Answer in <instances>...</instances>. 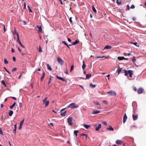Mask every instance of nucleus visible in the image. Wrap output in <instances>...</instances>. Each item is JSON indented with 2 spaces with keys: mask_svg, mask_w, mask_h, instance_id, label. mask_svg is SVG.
I'll use <instances>...</instances> for the list:
<instances>
[{
  "mask_svg": "<svg viewBox=\"0 0 146 146\" xmlns=\"http://www.w3.org/2000/svg\"><path fill=\"white\" fill-rule=\"evenodd\" d=\"M46 66H47V69L48 70H49L50 71H51L52 70V69L51 66L48 64H47Z\"/></svg>",
  "mask_w": 146,
  "mask_h": 146,
  "instance_id": "obj_19",
  "label": "nucleus"
},
{
  "mask_svg": "<svg viewBox=\"0 0 146 146\" xmlns=\"http://www.w3.org/2000/svg\"><path fill=\"white\" fill-rule=\"evenodd\" d=\"M51 79V76H50L49 80L48 83V84H50V83Z\"/></svg>",
  "mask_w": 146,
  "mask_h": 146,
  "instance_id": "obj_39",
  "label": "nucleus"
},
{
  "mask_svg": "<svg viewBox=\"0 0 146 146\" xmlns=\"http://www.w3.org/2000/svg\"><path fill=\"white\" fill-rule=\"evenodd\" d=\"M106 129L109 130L110 131H114V129L111 125L110 126L109 128H107Z\"/></svg>",
  "mask_w": 146,
  "mask_h": 146,
  "instance_id": "obj_17",
  "label": "nucleus"
},
{
  "mask_svg": "<svg viewBox=\"0 0 146 146\" xmlns=\"http://www.w3.org/2000/svg\"><path fill=\"white\" fill-rule=\"evenodd\" d=\"M144 91L143 89L142 88H139L138 90V93L139 94H141Z\"/></svg>",
  "mask_w": 146,
  "mask_h": 146,
  "instance_id": "obj_8",
  "label": "nucleus"
},
{
  "mask_svg": "<svg viewBox=\"0 0 146 146\" xmlns=\"http://www.w3.org/2000/svg\"><path fill=\"white\" fill-rule=\"evenodd\" d=\"M125 76H127L128 75V71L125 70Z\"/></svg>",
  "mask_w": 146,
  "mask_h": 146,
  "instance_id": "obj_40",
  "label": "nucleus"
},
{
  "mask_svg": "<svg viewBox=\"0 0 146 146\" xmlns=\"http://www.w3.org/2000/svg\"><path fill=\"white\" fill-rule=\"evenodd\" d=\"M45 72H43V75H42V76L41 77V81H42V79H43L44 78V76H45Z\"/></svg>",
  "mask_w": 146,
  "mask_h": 146,
  "instance_id": "obj_31",
  "label": "nucleus"
},
{
  "mask_svg": "<svg viewBox=\"0 0 146 146\" xmlns=\"http://www.w3.org/2000/svg\"><path fill=\"white\" fill-rule=\"evenodd\" d=\"M0 134L1 135H3V132L1 128H0Z\"/></svg>",
  "mask_w": 146,
  "mask_h": 146,
  "instance_id": "obj_45",
  "label": "nucleus"
},
{
  "mask_svg": "<svg viewBox=\"0 0 146 146\" xmlns=\"http://www.w3.org/2000/svg\"><path fill=\"white\" fill-rule=\"evenodd\" d=\"M127 118V117L126 115V114L125 113L123 117V122L124 123L126 121Z\"/></svg>",
  "mask_w": 146,
  "mask_h": 146,
  "instance_id": "obj_10",
  "label": "nucleus"
},
{
  "mask_svg": "<svg viewBox=\"0 0 146 146\" xmlns=\"http://www.w3.org/2000/svg\"><path fill=\"white\" fill-rule=\"evenodd\" d=\"M4 63L5 64H7L9 63L8 61L7 60V59H6V58H5L4 59Z\"/></svg>",
  "mask_w": 146,
  "mask_h": 146,
  "instance_id": "obj_35",
  "label": "nucleus"
},
{
  "mask_svg": "<svg viewBox=\"0 0 146 146\" xmlns=\"http://www.w3.org/2000/svg\"><path fill=\"white\" fill-rule=\"evenodd\" d=\"M91 76V75L90 74H87L86 75V78L88 79Z\"/></svg>",
  "mask_w": 146,
  "mask_h": 146,
  "instance_id": "obj_21",
  "label": "nucleus"
},
{
  "mask_svg": "<svg viewBox=\"0 0 146 146\" xmlns=\"http://www.w3.org/2000/svg\"><path fill=\"white\" fill-rule=\"evenodd\" d=\"M11 97L14 100H17V98H16L15 97Z\"/></svg>",
  "mask_w": 146,
  "mask_h": 146,
  "instance_id": "obj_63",
  "label": "nucleus"
},
{
  "mask_svg": "<svg viewBox=\"0 0 146 146\" xmlns=\"http://www.w3.org/2000/svg\"><path fill=\"white\" fill-rule=\"evenodd\" d=\"M72 18L71 17H70L69 19V21H70V22L71 24L72 23Z\"/></svg>",
  "mask_w": 146,
  "mask_h": 146,
  "instance_id": "obj_52",
  "label": "nucleus"
},
{
  "mask_svg": "<svg viewBox=\"0 0 146 146\" xmlns=\"http://www.w3.org/2000/svg\"><path fill=\"white\" fill-rule=\"evenodd\" d=\"M2 83L5 86V87H6V85L5 84V82L4 80L2 81Z\"/></svg>",
  "mask_w": 146,
  "mask_h": 146,
  "instance_id": "obj_38",
  "label": "nucleus"
},
{
  "mask_svg": "<svg viewBox=\"0 0 146 146\" xmlns=\"http://www.w3.org/2000/svg\"><path fill=\"white\" fill-rule=\"evenodd\" d=\"M17 33H18V32H16V30L15 29V31L14 32H13V34L14 35H15V34L17 35Z\"/></svg>",
  "mask_w": 146,
  "mask_h": 146,
  "instance_id": "obj_46",
  "label": "nucleus"
},
{
  "mask_svg": "<svg viewBox=\"0 0 146 146\" xmlns=\"http://www.w3.org/2000/svg\"><path fill=\"white\" fill-rule=\"evenodd\" d=\"M13 59L14 61H16L15 57L14 56H13Z\"/></svg>",
  "mask_w": 146,
  "mask_h": 146,
  "instance_id": "obj_58",
  "label": "nucleus"
},
{
  "mask_svg": "<svg viewBox=\"0 0 146 146\" xmlns=\"http://www.w3.org/2000/svg\"><path fill=\"white\" fill-rule=\"evenodd\" d=\"M38 52H42L41 47L40 46H39Z\"/></svg>",
  "mask_w": 146,
  "mask_h": 146,
  "instance_id": "obj_37",
  "label": "nucleus"
},
{
  "mask_svg": "<svg viewBox=\"0 0 146 146\" xmlns=\"http://www.w3.org/2000/svg\"><path fill=\"white\" fill-rule=\"evenodd\" d=\"M66 111H64L63 113H60V115L63 116H65L66 115Z\"/></svg>",
  "mask_w": 146,
  "mask_h": 146,
  "instance_id": "obj_25",
  "label": "nucleus"
},
{
  "mask_svg": "<svg viewBox=\"0 0 146 146\" xmlns=\"http://www.w3.org/2000/svg\"><path fill=\"white\" fill-rule=\"evenodd\" d=\"M98 106L97 107V108L98 109H100L101 108V106L100 105V104H99V105H98Z\"/></svg>",
  "mask_w": 146,
  "mask_h": 146,
  "instance_id": "obj_49",
  "label": "nucleus"
},
{
  "mask_svg": "<svg viewBox=\"0 0 146 146\" xmlns=\"http://www.w3.org/2000/svg\"><path fill=\"white\" fill-rule=\"evenodd\" d=\"M74 68V66L72 65L71 66V68H70V72H71L73 70Z\"/></svg>",
  "mask_w": 146,
  "mask_h": 146,
  "instance_id": "obj_33",
  "label": "nucleus"
},
{
  "mask_svg": "<svg viewBox=\"0 0 146 146\" xmlns=\"http://www.w3.org/2000/svg\"><path fill=\"white\" fill-rule=\"evenodd\" d=\"M130 43L131 44H134L136 46H137V43L136 42H130Z\"/></svg>",
  "mask_w": 146,
  "mask_h": 146,
  "instance_id": "obj_43",
  "label": "nucleus"
},
{
  "mask_svg": "<svg viewBox=\"0 0 146 146\" xmlns=\"http://www.w3.org/2000/svg\"><path fill=\"white\" fill-rule=\"evenodd\" d=\"M111 48V46L110 45H107L106 46H105V47H104V49H110Z\"/></svg>",
  "mask_w": 146,
  "mask_h": 146,
  "instance_id": "obj_16",
  "label": "nucleus"
},
{
  "mask_svg": "<svg viewBox=\"0 0 146 146\" xmlns=\"http://www.w3.org/2000/svg\"><path fill=\"white\" fill-rule=\"evenodd\" d=\"M100 112V110H93L92 112V114H96L99 113Z\"/></svg>",
  "mask_w": 146,
  "mask_h": 146,
  "instance_id": "obj_9",
  "label": "nucleus"
},
{
  "mask_svg": "<svg viewBox=\"0 0 146 146\" xmlns=\"http://www.w3.org/2000/svg\"><path fill=\"white\" fill-rule=\"evenodd\" d=\"M22 103L21 102L19 104V106L20 108H21L22 107Z\"/></svg>",
  "mask_w": 146,
  "mask_h": 146,
  "instance_id": "obj_54",
  "label": "nucleus"
},
{
  "mask_svg": "<svg viewBox=\"0 0 146 146\" xmlns=\"http://www.w3.org/2000/svg\"><path fill=\"white\" fill-rule=\"evenodd\" d=\"M122 68H120L119 67L118 69L117 70V72L118 73V74H119V73L121 72V70H122Z\"/></svg>",
  "mask_w": 146,
  "mask_h": 146,
  "instance_id": "obj_20",
  "label": "nucleus"
},
{
  "mask_svg": "<svg viewBox=\"0 0 146 146\" xmlns=\"http://www.w3.org/2000/svg\"><path fill=\"white\" fill-rule=\"evenodd\" d=\"M17 41L18 42L19 44L21 45V46L23 48H24V46L21 44V42L20 41L19 38V34L18 33H17Z\"/></svg>",
  "mask_w": 146,
  "mask_h": 146,
  "instance_id": "obj_5",
  "label": "nucleus"
},
{
  "mask_svg": "<svg viewBox=\"0 0 146 146\" xmlns=\"http://www.w3.org/2000/svg\"><path fill=\"white\" fill-rule=\"evenodd\" d=\"M92 9L94 12L95 13H96V11L95 9L94 6H92Z\"/></svg>",
  "mask_w": 146,
  "mask_h": 146,
  "instance_id": "obj_27",
  "label": "nucleus"
},
{
  "mask_svg": "<svg viewBox=\"0 0 146 146\" xmlns=\"http://www.w3.org/2000/svg\"><path fill=\"white\" fill-rule=\"evenodd\" d=\"M101 127V125L100 124H99L98 126L96 127V130L97 131H98L99 129Z\"/></svg>",
  "mask_w": 146,
  "mask_h": 146,
  "instance_id": "obj_11",
  "label": "nucleus"
},
{
  "mask_svg": "<svg viewBox=\"0 0 146 146\" xmlns=\"http://www.w3.org/2000/svg\"><path fill=\"white\" fill-rule=\"evenodd\" d=\"M116 3L118 4H121V0H116Z\"/></svg>",
  "mask_w": 146,
  "mask_h": 146,
  "instance_id": "obj_29",
  "label": "nucleus"
},
{
  "mask_svg": "<svg viewBox=\"0 0 146 146\" xmlns=\"http://www.w3.org/2000/svg\"><path fill=\"white\" fill-rule=\"evenodd\" d=\"M13 133L15 134L16 132V128H14V130H13Z\"/></svg>",
  "mask_w": 146,
  "mask_h": 146,
  "instance_id": "obj_50",
  "label": "nucleus"
},
{
  "mask_svg": "<svg viewBox=\"0 0 146 146\" xmlns=\"http://www.w3.org/2000/svg\"><path fill=\"white\" fill-rule=\"evenodd\" d=\"M133 118L134 121L136 120L138 118L137 116V115H135L134 114H133Z\"/></svg>",
  "mask_w": 146,
  "mask_h": 146,
  "instance_id": "obj_15",
  "label": "nucleus"
},
{
  "mask_svg": "<svg viewBox=\"0 0 146 146\" xmlns=\"http://www.w3.org/2000/svg\"><path fill=\"white\" fill-rule=\"evenodd\" d=\"M136 60V59L135 58L132 59V61L134 63H135V62Z\"/></svg>",
  "mask_w": 146,
  "mask_h": 146,
  "instance_id": "obj_55",
  "label": "nucleus"
},
{
  "mask_svg": "<svg viewBox=\"0 0 146 146\" xmlns=\"http://www.w3.org/2000/svg\"><path fill=\"white\" fill-rule=\"evenodd\" d=\"M16 105V103L15 102L10 107V108L11 109H13V108Z\"/></svg>",
  "mask_w": 146,
  "mask_h": 146,
  "instance_id": "obj_22",
  "label": "nucleus"
},
{
  "mask_svg": "<svg viewBox=\"0 0 146 146\" xmlns=\"http://www.w3.org/2000/svg\"><path fill=\"white\" fill-rule=\"evenodd\" d=\"M78 133V131L77 130H75L74 131V133L75 135L76 136V137L77 136Z\"/></svg>",
  "mask_w": 146,
  "mask_h": 146,
  "instance_id": "obj_32",
  "label": "nucleus"
},
{
  "mask_svg": "<svg viewBox=\"0 0 146 146\" xmlns=\"http://www.w3.org/2000/svg\"><path fill=\"white\" fill-rule=\"evenodd\" d=\"M64 73L66 74H68V72L67 69H66V70L65 71Z\"/></svg>",
  "mask_w": 146,
  "mask_h": 146,
  "instance_id": "obj_59",
  "label": "nucleus"
},
{
  "mask_svg": "<svg viewBox=\"0 0 146 146\" xmlns=\"http://www.w3.org/2000/svg\"><path fill=\"white\" fill-rule=\"evenodd\" d=\"M66 108H63L61 110H60V112H61L62 111H64V110L65 109H66Z\"/></svg>",
  "mask_w": 146,
  "mask_h": 146,
  "instance_id": "obj_60",
  "label": "nucleus"
},
{
  "mask_svg": "<svg viewBox=\"0 0 146 146\" xmlns=\"http://www.w3.org/2000/svg\"><path fill=\"white\" fill-rule=\"evenodd\" d=\"M68 107L72 109H73L74 108H78L79 107V106L78 105L76 104L75 103H73L70 104L68 106Z\"/></svg>",
  "mask_w": 146,
  "mask_h": 146,
  "instance_id": "obj_1",
  "label": "nucleus"
},
{
  "mask_svg": "<svg viewBox=\"0 0 146 146\" xmlns=\"http://www.w3.org/2000/svg\"><path fill=\"white\" fill-rule=\"evenodd\" d=\"M116 143L117 145H121L122 142V141L120 140H117L115 142Z\"/></svg>",
  "mask_w": 146,
  "mask_h": 146,
  "instance_id": "obj_13",
  "label": "nucleus"
},
{
  "mask_svg": "<svg viewBox=\"0 0 146 146\" xmlns=\"http://www.w3.org/2000/svg\"><path fill=\"white\" fill-rule=\"evenodd\" d=\"M28 11H29L30 12H32V11L30 7L29 6H28Z\"/></svg>",
  "mask_w": 146,
  "mask_h": 146,
  "instance_id": "obj_36",
  "label": "nucleus"
},
{
  "mask_svg": "<svg viewBox=\"0 0 146 146\" xmlns=\"http://www.w3.org/2000/svg\"><path fill=\"white\" fill-rule=\"evenodd\" d=\"M47 98V97H46L44 98L42 100L43 103L44 104H45V107H47L49 103V101L48 100H46Z\"/></svg>",
  "mask_w": 146,
  "mask_h": 146,
  "instance_id": "obj_2",
  "label": "nucleus"
},
{
  "mask_svg": "<svg viewBox=\"0 0 146 146\" xmlns=\"http://www.w3.org/2000/svg\"><path fill=\"white\" fill-rule=\"evenodd\" d=\"M72 45H68V44H67L66 46H67V47L70 49V48L69 47V46H71Z\"/></svg>",
  "mask_w": 146,
  "mask_h": 146,
  "instance_id": "obj_62",
  "label": "nucleus"
},
{
  "mask_svg": "<svg viewBox=\"0 0 146 146\" xmlns=\"http://www.w3.org/2000/svg\"><path fill=\"white\" fill-rule=\"evenodd\" d=\"M62 43L66 45L67 44L65 41H62Z\"/></svg>",
  "mask_w": 146,
  "mask_h": 146,
  "instance_id": "obj_51",
  "label": "nucleus"
},
{
  "mask_svg": "<svg viewBox=\"0 0 146 146\" xmlns=\"http://www.w3.org/2000/svg\"><path fill=\"white\" fill-rule=\"evenodd\" d=\"M24 119H23V120L21 121L20 123V125H23V123H24Z\"/></svg>",
  "mask_w": 146,
  "mask_h": 146,
  "instance_id": "obj_34",
  "label": "nucleus"
},
{
  "mask_svg": "<svg viewBox=\"0 0 146 146\" xmlns=\"http://www.w3.org/2000/svg\"><path fill=\"white\" fill-rule=\"evenodd\" d=\"M23 22L24 23V24L25 25H26L27 24V22L25 21H23Z\"/></svg>",
  "mask_w": 146,
  "mask_h": 146,
  "instance_id": "obj_64",
  "label": "nucleus"
},
{
  "mask_svg": "<svg viewBox=\"0 0 146 146\" xmlns=\"http://www.w3.org/2000/svg\"><path fill=\"white\" fill-rule=\"evenodd\" d=\"M82 63H83V64H82V68L83 70H84L85 68L86 65V64H85L84 61H83Z\"/></svg>",
  "mask_w": 146,
  "mask_h": 146,
  "instance_id": "obj_14",
  "label": "nucleus"
},
{
  "mask_svg": "<svg viewBox=\"0 0 146 146\" xmlns=\"http://www.w3.org/2000/svg\"><path fill=\"white\" fill-rule=\"evenodd\" d=\"M72 118L71 117H69L68 119V122L70 125H72L73 123H72Z\"/></svg>",
  "mask_w": 146,
  "mask_h": 146,
  "instance_id": "obj_6",
  "label": "nucleus"
},
{
  "mask_svg": "<svg viewBox=\"0 0 146 146\" xmlns=\"http://www.w3.org/2000/svg\"><path fill=\"white\" fill-rule=\"evenodd\" d=\"M93 103H94L95 104L97 105H99V104H100L97 101H94L93 102Z\"/></svg>",
  "mask_w": 146,
  "mask_h": 146,
  "instance_id": "obj_30",
  "label": "nucleus"
},
{
  "mask_svg": "<svg viewBox=\"0 0 146 146\" xmlns=\"http://www.w3.org/2000/svg\"><path fill=\"white\" fill-rule=\"evenodd\" d=\"M17 70V68H13L12 69V72H13L14 71H16Z\"/></svg>",
  "mask_w": 146,
  "mask_h": 146,
  "instance_id": "obj_41",
  "label": "nucleus"
},
{
  "mask_svg": "<svg viewBox=\"0 0 146 146\" xmlns=\"http://www.w3.org/2000/svg\"><path fill=\"white\" fill-rule=\"evenodd\" d=\"M81 136H86V139H87V135L86 134L83 133L80 135Z\"/></svg>",
  "mask_w": 146,
  "mask_h": 146,
  "instance_id": "obj_42",
  "label": "nucleus"
},
{
  "mask_svg": "<svg viewBox=\"0 0 146 146\" xmlns=\"http://www.w3.org/2000/svg\"><path fill=\"white\" fill-rule=\"evenodd\" d=\"M2 25L4 27V32H5L6 30L5 28V25Z\"/></svg>",
  "mask_w": 146,
  "mask_h": 146,
  "instance_id": "obj_57",
  "label": "nucleus"
},
{
  "mask_svg": "<svg viewBox=\"0 0 146 146\" xmlns=\"http://www.w3.org/2000/svg\"><path fill=\"white\" fill-rule=\"evenodd\" d=\"M90 86L91 88H95L96 86L95 85H93L92 83H90Z\"/></svg>",
  "mask_w": 146,
  "mask_h": 146,
  "instance_id": "obj_28",
  "label": "nucleus"
},
{
  "mask_svg": "<svg viewBox=\"0 0 146 146\" xmlns=\"http://www.w3.org/2000/svg\"><path fill=\"white\" fill-rule=\"evenodd\" d=\"M128 73L129 74L130 78H131L132 75L133 74V71L131 70H128ZM130 79H131V78Z\"/></svg>",
  "mask_w": 146,
  "mask_h": 146,
  "instance_id": "obj_7",
  "label": "nucleus"
},
{
  "mask_svg": "<svg viewBox=\"0 0 146 146\" xmlns=\"http://www.w3.org/2000/svg\"><path fill=\"white\" fill-rule=\"evenodd\" d=\"M107 94H109L111 96H116V92L114 91L111 90L107 93Z\"/></svg>",
  "mask_w": 146,
  "mask_h": 146,
  "instance_id": "obj_3",
  "label": "nucleus"
},
{
  "mask_svg": "<svg viewBox=\"0 0 146 146\" xmlns=\"http://www.w3.org/2000/svg\"><path fill=\"white\" fill-rule=\"evenodd\" d=\"M37 27L38 28V31L40 33H42V30L41 26H39L38 25L37 26Z\"/></svg>",
  "mask_w": 146,
  "mask_h": 146,
  "instance_id": "obj_12",
  "label": "nucleus"
},
{
  "mask_svg": "<svg viewBox=\"0 0 146 146\" xmlns=\"http://www.w3.org/2000/svg\"><path fill=\"white\" fill-rule=\"evenodd\" d=\"M57 61L62 66L63 64V61L62 60L61 58L58 57L57 58Z\"/></svg>",
  "mask_w": 146,
  "mask_h": 146,
  "instance_id": "obj_4",
  "label": "nucleus"
},
{
  "mask_svg": "<svg viewBox=\"0 0 146 146\" xmlns=\"http://www.w3.org/2000/svg\"><path fill=\"white\" fill-rule=\"evenodd\" d=\"M84 126L86 129H88L91 127L90 125L86 124H84Z\"/></svg>",
  "mask_w": 146,
  "mask_h": 146,
  "instance_id": "obj_18",
  "label": "nucleus"
},
{
  "mask_svg": "<svg viewBox=\"0 0 146 146\" xmlns=\"http://www.w3.org/2000/svg\"><path fill=\"white\" fill-rule=\"evenodd\" d=\"M79 42V41H78L77 40H76L74 42L72 43V45H75L76 44H77Z\"/></svg>",
  "mask_w": 146,
  "mask_h": 146,
  "instance_id": "obj_24",
  "label": "nucleus"
},
{
  "mask_svg": "<svg viewBox=\"0 0 146 146\" xmlns=\"http://www.w3.org/2000/svg\"><path fill=\"white\" fill-rule=\"evenodd\" d=\"M102 123L106 125H107V122L106 121L102 122Z\"/></svg>",
  "mask_w": 146,
  "mask_h": 146,
  "instance_id": "obj_48",
  "label": "nucleus"
},
{
  "mask_svg": "<svg viewBox=\"0 0 146 146\" xmlns=\"http://www.w3.org/2000/svg\"><path fill=\"white\" fill-rule=\"evenodd\" d=\"M127 7L128 9L129 10L130 9L129 6L128 5H127Z\"/></svg>",
  "mask_w": 146,
  "mask_h": 146,
  "instance_id": "obj_61",
  "label": "nucleus"
},
{
  "mask_svg": "<svg viewBox=\"0 0 146 146\" xmlns=\"http://www.w3.org/2000/svg\"><path fill=\"white\" fill-rule=\"evenodd\" d=\"M60 80H61L64 82H66V80L64 78H61Z\"/></svg>",
  "mask_w": 146,
  "mask_h": 146,
  "instance_id": "obj_47",
  "label": "nucleus"
},
{
  "mask_svg": "<svg viewBox=\"0 0 146 146\" xmlns=\"http://www.w3.org/2000/svg\"><path fill=\"white\" fill-rule=\"evenodd\" d=\"M13 113V111L12 110H10L9 112V115L11 116H12Z\"/></svg>",
  "mask_w": 146,
  "mask_h": 146,
  "instance_id": "obj_26",
  "label": "nucleus"
},
{
  "mask_svg": "<svg viewBox=\"0 0 146 146\" xmlns=\"http://www.w3.org/2000/svg\"><path fill=\"white\" fill-rule=\"evenodd\" d=\"M135 6L134 5H131L130 8L131 9H133L135 8Z\"/></svg>",
  "mask_w": 146,
  "mask_h": 146,
  "instance_id": "obj_53",
  "label": "nucleus"
},
{
  "mask_svg": "<svg viewBox=\"0 0 146 146\" xmlns=\"http://www.w3.org/2000/svg\"><path fill=\"white\" fill-rule=\"evenodd\" d=\"M131 54L130 53H125L124 54V55L125 56H130Z\"/></svg>",
  "mask_w": 146,
  "mask_h": 146,
  "instance_id": "obj_44",
  "label": "nucleus"
},
{
  "mask_svg": "<svg viewBox=\"0 0 146 146\" xmlns=\"http://www.w3.org/2000/svg\"><path fill=\"white\" fill-rule=\"evenodd\" d=\"M117 59L119 60H121L124 59V57L122 56H119L117 57Z\"/></svg>",
  "mask_w": 146,
  "mask_h": 146,
  "instance_id": "obj_23",
  "label": "nucleus"
},
{
  "mask_svg": "<svg viewBox=\"0 0 146 146\" xmlns=\"http://www.w3.org/2000/svg\"><path fill=\"white\" fill-rule=\"evenodd\" d=\"M56 77L57 78L59 79L60 80V79H61V78H62L60 77H59V76H56Z\"/></svg>",
  "mask_w": 146,
  "mask_h": 146,
  "instance_id": "obj_56",
  "label": "nucleus"
}]
</instances>
